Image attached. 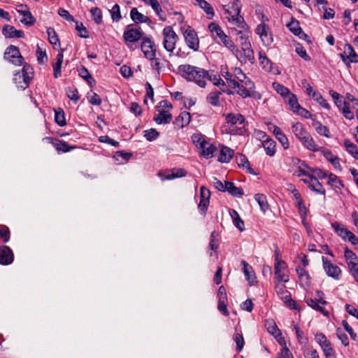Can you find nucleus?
Segmentation results:
<instances>
[{"instance_id":"obj_1","label":"nucleus","mask_w":358,"mask_h":358,"mask_svg":"<svg viewBox=\"0 0 358 358\" xmlns=\"http://www.w3.org/2000/svg\"><path fill=\"white\" fill-rule=\"evenodd\" d=\"M178 73L187 81H192L199 86L203 87L208 78V72L205 69L192 66L188 64H182L178 67Z\"/></svg>"},{"instance_id":"obj_2","label":"nucleus","mask_w":358,"mask_h":358,"mask_svg":"<svg viewBox=\"0 0 358 358\" xmlns=\"http://www.w3.org/2000/svg\"><path fill=\"white\" fill-rule=\"evenodd\" d=\"M227 7V6H225ZM241 12V1L236 0L231 5L227 6V8H224L225 17L239 28L245 29L246 24L243 17L240 15Z\"/></svg>"},{"instance_id":"obj_3","label":"nucleus","mask_w":358,"mask_h":358,"mask_svg":"<svg viewBox=\"0 0 358 358\" xmlns=\"http://www.w3.org/2000/svg\"><path fill=\"white\" fill-rule=\"evenodd\" d=\"M225 121L229 127V132L233 134H242L245 126V118L240 113H227L224 115Z\"/></svg>"},{"instance_id":"obj_4","label":"nucleus","mask_w":358,"mask_h":358,"mask_svg":"<svg viewBox=\"0 0 358 358\" xmlns=\"http://www.w3.org/2000/svg\"><path fill=\"white\" fill-rule=\"evenodd\" d=\"M313 173L317 175L320 179L327 182L329 184L334 182L335 178L333 174L328 176L327 173L322 172L319 169L313 170L303 163L297 168V170H296L294 173L296 176H303V178H306L307 176H311Z\"/></svg>"},{"instance_id":"obj_5","label":"nucleus","mask_w":358,"mask_h":358,"mask_svg":"<svg viewBox=\"0 0 358 358\" xmlns=\"http://www.w3.org/2000/svg\"><path fill=\"white\" fill-rule=\"evenodd\" d=\"M236 58L242 63L250 62L253 64L255 62L254 51L252 49L250 42H241V50H239L235 46L234 52Z\"/></svg>"},{"instance_id":"obj_6","label":"nucleus","mask_w":358,"mask_h":358,"mask_svg":"<svg viewBox=\"0 0 358 358\" xmlns=\"http://www.w3.org/2000/svg\"><path fill=\"white\" fill-rule=\"evenodd\" d=\"M163 46L169 52H172L176 48L178 36L170 26L165 27L162 31Z\"/></svg>"},{"instance_id":"obj_7","label":"nucleus","mask_w":358,"mask_h":358,"mask_svg":"<svg viewBox=\"0 0 358 358\" xmlns=\"http://www.w3.org/2000/svg\"><path fill=\"white\" fill-rule=\"evenodd\" d=\"M31 69L27 65H24L21 72H17L14 74L13 81L17 87L24 90L29 85V81L31 78L30 73Z\"/></svg>"},{"instance_id":"obj_8","label":"nucleus","mask_w":358,"mask_h":358,"mask_svg":"<svg viewBox=\"0 0 358 358\" xmlns=\"http://www.w3.org/2000/svg\"><path fill=\"white\" fill-rule=\"evenodd\" d=\"M143 32L141 29L134 28L132 24L126 27L123 38L126 45L131 48V45L143 38Z\"/></svg>"},{"instance_id":"obj_9","label":"nucleus","mask_w":358,"mask_h":358,"mask_svg":"<svg viewBox=\"0 0 358 358\" xmlns=\"http://www.w3.org/2000/svg\"><path fill=\"white\" fill-rule=\"evenodd\" d=\"M233 89L236 90V93L243 98L250 97L254 93L255 85L250 79L243 82L236 81V85Z\"/></svg>"},{"instance_id":"obj_10","label":"nucleus","mask_w":358,"mask_h":358,"mask_svg":"<svg viewBox=\"0 0 358 358\" xmlns=\"http://www.w3.org/2000/svg\"><path fill=\"white\" fill-rule=\"evenodd\" d=\"M274 273L275 279L278 282H287L289 281V276L286 273V263L278 259V254H276L275 264H274Z\"/></svg>"},{"instance_id":"obj_11","label":"nucleus","mask_w":358,"mask_h":358,"mask_svg":"<svg viewBox=\"0 0 358 358\" xmlns=\"http://www.w3.org/2000/svg\"><path fill=\"white\" fill-rule=\"evenodd\" d=\"M255 32L259 36L264 45L269 46L273 43V35L270 32L269 27L266 24H259L257 26Z\"/></svg>"},{"instance_id":"obj_12","label":"nucleus","mask_w":358,"mask_h":358,"mask_svg":"<svg viewBox=\"0 0 358 358\" xmlns=\"http://www.w3.org/2000/svg\"><path fill=\"white\" fill-rule=\"evenodd\" d=\"M4 57L15 65L20 66L22 64L23 57L21 56L18 48L14 45H10L6 48Z\"/></svg>"},{"instance_id":"obj_13","label":"nucleus","mask_w":358,"mask_h":358,"mask_svg":"<svg viewBox=\"0 0 358 358\" xmlns=\"http://www.w3.org/2000/svg\"><path fill=\"white\" fill-rule=\"evenodd\" d=\"M183 36L187 46L194 50H197L199 48V39L196 32L190 27H188L183 31Z\"/></svg>"},{"instance_id":"obj_14","label":"nucleus","mask_w":358,"mask_h":358,"mask_svg":"<svg viewBox=\"0 0 358 358\" xmlns=\"http://www.w3.org/2000/svg\"><path fill=\"white\" fill-rule=\"evenodd\" d=\"M337 235L345 241H349L352 245H358V238L343 225L337 224Z\"/></svg>"},{"instance_id":"obj_15","label":"nucleus","mask_w":358,"mask_h":358,"mask_svg":"<svg viewBox=\"0 0 358 358\" xmlns=\"http://www.w3.org/2000/svg\"><path fill=\"white\" fill-rule=\"evenodd\" d=\"M315 340L322 348L325 356L329 358L334 355V350L331 347L329 341L327 339L326 336L322 334H317L315 335Z\"/></svg>"},{"instance_id":"obj_16","label":"nucleus","mask_w":358,"mask_h":358,"mask_svg":"<svg viewBox=\"0 0 358 358\" xmlns=\"http://www.w3.org/2000/svg\"><path fill=\"white\" fill-rule=\"evenodd\" d=\"M210 196V191L205 187H201L200 189V201L198 205V208L201 214H205L207 210Z\"/></svg>"},{"instance_id":"obj_17","label":"nucleus","mask_w":358,"mask_h":358,"mask_svg":"<svg viewBox=\"0 0 358 358\" xmlns=\"http://www.w3.org/2000/svg\"><path fill=\"white\" fill-rule=\"evenodd\" d=\"M141 43V50L149 59H152L155 57L154 42L148 37H143Z\"/></svg>"},{"instance_id":"obj_18","label":"nucleus","mask_w":358,"mask_h":358,"mask_svg":"<svg viewBox=\"0 0 358 358\" xmlns=\"http://www.w3.org/2000/svg\"><path fill=\"white\" fill-rule=\"evenodd\" d=\"M317 177H318L317 175L313 173L311 176H307L306 178H303L301 180L307 184L312 190L318 193H323L324 189Z\"/></svg>"},{"instance_id":"obj_19","label":"nucleus","mask_w":358,"mask_h":358,"mask_svg":"<svg viewBox=\"0 0 358 358\" xmlns=\"http://www.w3.org/2000/svg\"><path fill=\"white\" fill-rule=\"evenodd\" d=\"M2 34L6 38H23L24 33L21 30H17L13 26L6 24L3 27Z\"/></svg>"},{"instance_id":"obj_20","label":"nucleus","mask_w":358,"mask_h":358,"mask_svg":"<svg viewBox=\"0 0 358 358\" xmlns=\"http://www.w3.org/2000/svg\"><path fill=\"white\" fill-rule=\"evenodd\" d=\"M13 261L12 250L7 246L0 248V264L8 265Z\"/></svg>"},{"instance_id":"obj_21","label":"nucleus","mask_w":358,"mask_h":358,"mask_svg":"<svg viewBox=\"0 0 358 358\" xmlns=\"http://www.w3.org/2000/svg\"><path fill=\"white\" fill-rule=\"evenodd\" d=\"M299 141L310 151L317 152L320 150V147L316 144L313 138L308 132Z\"/></svg>"},{"instance_id":"obj_22","label":"nucleus","mask_w":358,"mask_h":358,"mask_svg":"<svg viewBox=\"0 0 358 358\" xmlns=\"http://www.w3.org/2000/svg\"><path fill=\"white\" fill-rule=\"evenodd\" d=\"M187 171L181 168L173 169L169 171L166 174L159 173V176L162 180H173L177 178L185 176Z\"/></svg>"},{"instance_id":"obj_23","label":"nucleus","mask_w":358,"mask_h":358,"mask_svg":"<svg viewBox=\"0 0 358 358\" xmlns=\"http://www.w3.org/2000/svg\"><path fill=\"white\" fill-rule=\"evenodd\" d=\"M241 264L243 265V270L246 280L249 282L250 285H255L257 281L252 267L245 261H242Z\"/></svg>"},{"instance_id":"obj_24","label":"nucleus","mask_w":358,"mask_h":358,"mask_svg":"<svg viewBox=\"0 0 358 358\" xmlns=\"http://www.w3.org/2000/svg\"><path fill=\"white\" fill-rule=\"evenodd\" d=\"M157 113L154 116V120L158 124L169 123L172 119V115L167 110H157Z\"/></svg>"},{"instance_id":"obj_25","label":"nucleus","mask_w":358,"mask_h":358,"mask_svg":"<svg viewBox=\"0 0 358 358\" xmlns=\"http://www.w3.org/2000/svg\"><path fill=\"white\" fill-rule=\"evenodd\" d=\"M344 257L348 269L358 265V257L357 255L347 248L345 249Z\"/></svg>"},{"instance_id":"obj_26","label":"nucleus","mask_w":358,"mask_h":358,"mask_svg":"<svg viewBox=\"0 0 358 358\" xmlns=\"http://www.w3.org/2000/svg\"><path fill=\"white\" fill-rule=\"evenodd\" d=\"M234 152L227 146H222L218 156V161L222 163H228L233 157Z\"/></svg>"},{"instance_id":"obj_27","label":"nucleus","mask_w":358,"mask_h":358,"mask_svg":"<svg viewBox=\"0 0 358 358\" xmlns=\"http://www.w3.org/2000/svg\"><path fill=\"white\" fill-rule=\"evenodd\" d=\"M130 17L135 23H150L151 22L148 16L138 12L136 8H131Z\"/></svg>"},{"instance_id":"obj_28","label":"nucleus","mask_w":358,"mask_h":358,"mask_svg":"<svg viewBox=\"0 0 358 358\" xmlns=\"http://www.w3.org/2000/svg\"><path fill=\"white\" fill-rule=\"evenodd\" d=\"M340 55L344 61L345 58L347 57L351 62H358V55H357L352 45L349 44L345 45L344 52Z\"/></svg>"},{"instance_id":"obj_29","label":"nucleus","mask_w":358,"mask_h":358,"mask_svg":"<svg viewBox=\"0 0 358 358\" xmlns=\"http://www.w3.org/2000/svg\"><path fill=\"white\" fill-rule=\"evenodd\" d=\"M323 263V268L326 273L332 278H336V266L333 264L332 261L327 257H322Z\"/></svg>"},{"instance_id":"obj_30","label":"nucleus","mask_w":358,"mask_h":358,"mask_svg":"<svg viewBox=\"0 0 358 358\" xmlns=\"http://www.w3.org/2000/svg\"><path fill=\"white\" fill-rule=\"evenodd\" d=\"M339 94H337V103H341V100L340 99ZM337 106L339 107L344 115V117L348 120H352L354 118V113L352 112L350 109V103H347L345 101H343V105H338Z\"/></svg>"},{"instance_id":"obj_31","label":"nucleus","mask_w":358,"mask_h":358,"mask_svg":"<svg viewBox=\"0 0 358 358\" xmlns=\"http://www.w3.org/2000/svg\"><path fill=\"white\" fill-rule=\"evenodd\" d=\"M145 4L150 6L155 10L157 16L160 20L164 21L166 17L163 16L162 9L161 6L157 0H142Z\"/></svg>"},{"instance_id":"obj_32","label":"nucleus","mask_w":358,"mask_h":358,"mask_svg":"<svg viewBox=\"0 0 358 358\" xmlns=\"http://www.w3.org/2000/svg\"><path fill=\"white\" fill-rule=\"evenodd\" d=\"M265 327L267 331L269 334H272L275 338L281 336V333L273 320H266L265 321Z\"/></svg>"},{"instance_id":"obj_33","label":"nucleus","mask_w":358,"mask_h":358,"mask_svg":"<svg viewBox=\"0 0 358 358\" xmlns=\"http://www.w3.org/2000/svg\"><path fill=\"white\" fill-rule=\"evenodd\" d=\"M262 145L266 154L271 157L275 153V142L271 138L262 140Z\"/></svg>"},{"instance_id":"obj_34","label":"nucleus","mask_w":358,"mask_h":358,"mask_svg":"<svg viewBox=\"0 0 358 358\" xmlns=\"http://www.w3.org/2000/svg\"><path fill=\"white\" fill-rule=\"evenodd\" d=\"M201 154L206 158H211L213 157L214 152L217 150V148L209 142L204 143L203 148H201Z\"/></svg>"},{"instance_id":"obj_35","label":"nucleus","mask_w":358,"mask_h":358,"mask_svg":"<svg viewBox=\"0 0 358 358\" xmlns=\"http://www.w3.org/2000/svg\"><path fill=\"white\" fill-rule=\"evenodd\" d=\"M292 131L299 141L301 140L308 133V131L303 127V124L299 122H296L292 124Z\"/></svg>"},{"instance_id":"obj_36","label":"nucleus","mask_w":358,"mask_h":358,"mask_svg":"<svg viewBox=\"0 0 358 358\" xmlns=\"http://www.w3.org/2000/svg\"><path fill=\"white\" fill-rule=\"evenodd\" d=\"M229 215L233 220L234 224L241 231L244 230V222L240 217L238 213L234 209L229 210Z\"/></svg>"},{"instance_id":"obj_37","label":"nucleus","mask_w":358,"mask_h":358,"mask_svg":"<svg viewBox=\"0 0 358 358\" xmlns=\"http://www.w3.org/2000/svg\"><path fill=\"white\" fill-rule=\"evenodd\" d=\"M287 27L290 31H292L294 35L299 36L300 38L306 36V34L302 31L299 22L296 20H292L289 23L287 24Z\"/></svg>"},{"instance_id":"obj_38","label":"nucleus","mask_w":358,"mask_h":358,"mask_svg":"<svg viewBox=\"0 0 358 358\" xmlns=\"http://www.w3.org/2000/svg\"><path fill=\"white\" fill-rule=\"evenodd\" d=\"M63 53L62 51L57 54V62L53 64V71H54V77L57 78L61 75V66L63 62Z\"/></svg>"},{"instance_id":"obj_39","label":"nucleus","mask_w":358,"mask_h":358,"mask_svg":"<svg viewBox=\"0 0 358 358\" xmlns=\"http://www.w3.org/2000/svg\"><path fill=\"white\" fill-rule=\"evenodd\" d=\"M275 289L277 294L283 301L289 300L291 297L290 293L286 289L285 285H279L278 283H276Z\"/></svg>"},{"instance_id":"obj_40","label":"nucleus","mask_w":358,"mask_h":358,"mask_svg":"<svg viewBox=\"0 0 358 358\" xmlns=\"http://www.w3.org/2000/svg\"><path fill=\"white\" fill-rule=\"evenodd\" d=\"M208 29L211 33L212 36L215 39H220L224 34L220 27L214 22H212L209 24Z\"/></svg>"},{"instance_id":"obj_41","label":"nucleus","mask_w":358,"mask_h":358,"mask_svg":"<svg viewBox=\"0 0 358 358\" xmlns=\"http://www.w3.org/2000/svg\"><path fill=\"white\" fill-rule=\"evenodd\" d=\"M259 59L263 69L267 71H270L271 70V62L267 58L266 54L264 52L260 51L259 52Z\"/></svg>"},{"instance_id":"obj_42","label":"nucleus","mask_w":358,"mask_h":358,"mask_svg":"<svg viewBox=\"0 0 358 358\" xmlns=\"http://www.w3.org/2000/svg\"><path fill=\"white\" fill-rule=\"evenodd\" d=\"M52 144L58 152H66L74 148V147H69L66 142L60 140H55Z\"/></svg>"},{"instance_id":"obj_43","label":"nucleus","mask_w":358,"mask_h":358,"mask_svg":"<svg viewBox=\"0 0 358 358\" xmlns=\"http://www.w3.org/2000/svg\"><path fill=\"white\" fill-rule=\"evenodd\" d=\"M226 191L234 196H241L243 194V189L240 187H236L231 182H227Z\"/></svg>"},{"instance_id":"obj_44","label":"nucleus","mask_w":358,"mask_h":358,"mask_svg":"<svg viewBox=\"0 0 358 358\" xmlns=\"http://www.w3.org/2000/svg\"><path fill=\"white\" fill-rule=\"evenodd\" d=\"M192 143L200 150L203 148L204 143L207 141L206 137L201 134H194L192 137Z\"/></svg>"},{"instance_id":"obj_45","label":"nucleus","mask_w":358,"mask_h":358,"mask_svg":"<svg viewBox=\"0 0 358 358\" xmlns=\"http://www.w3.org/2000/svg\"><path fill=\"white\" fill-rule=\"evenodd\" d=\"M255 199L258 203L261 210L263 212H266V210L268 208L266 197L262 194H257L255 196Z\"/></svg>"},{"instance_id":"obj_46","label":"nucleus","mask_w":358,"mask_h":358,"mask_svg":"<svg viewBox=\"0 0 358 358\" xmlns=\"http://www.w3.org/2000/svg\"><path fill=\"white\" fill-rule=\"evenodd\" d=\"M292 326L294 327V329L295 331V333L297 336V339L300 344L301 345H306L308 342L307 337L304 335L303 332L301 331L298 324H295L294 322H292Z\"/></svg>"},{"instance_id":"obj_47","label":"nucleus","mask_w":358,"mask_h":358,"mask_svg":"<svg viewBox=\"0 0 358 358\" xmlns=\"http://www.w3.org/2000/svg\"><path fill=\"white\" fill-rule=\"evenodd\" d=\"M222 92L220 91H213L211 92L209 95L207 96V101L209 103L213 106H218L220 96L221 95Z\"/></svg>"},{"instance_id":"obj_48","label":"nucleus","mask_w":358,"mask_h":358,"mask_svg":"<svg viewBox=\"0 0 358 358\" xmlns=\"http://www.w3.org/2000/svg\"><path fill=\"white\" fill-rule=\"evenodd\" d=\"M55 120L56 123L60 127L66 125V122L64 111L59 108L58 110H55Z\"/></svg>"},{"instance_id":"obj_49","label":"nucleus","mask_w":358,"mask_h":358,"mask_svg":"<svg viewBox=\"0 0 358 358\" xmlns=\"http://www.w3.org/2000/svg\"><path fill=\"white\" fill-rule=\"evenodd\" d=\"M237 163L239 166L247 169L250 173H252V169L250 167V162L245 156L241 155L236 157Z\"/></svg>"},{"instance_id":"obj_50","label":"nucleus","mask_w":358,"mask_h":358,"mask_svg":"<svg viewBox=\"0 0 358 358\" xmlns=\"http://www.w3.org/2000/svg\"><path fill=\"white\" fill-rule=\"evenodd\" d=\"M196 1L199 6L210 16L209 18L213 17L214 15V11L210 5L205 0H196Z\"/></svg>"},{"instance_id":"obj_51","label":"nucleus","mask_w":358,"mask_h":358,"mask_svg":"<svg viewBox=\"0 0 358 358\" xmlns=\"http://www.w3.org/2000/svg\"><path fill=\"white\" fill-rule=\"evenodd\" d=\"M313 127L320 135H322L326 137L329 136V131L328 128L326 126L322 124L320 122L313 123Z\"/></svg>"},{"instance_id":"obj_52","label":"nucleus","mask_w":358,"mask_h":358,"mask_svg":"<svg viewBox=\"0 0 358 358\" xmlns=\"http://www.w3.org/2000/svg\"><path fill=\"white\" fill-rule=\"evenodd\" d=\"M312 98L324 108L329 109L330 108L329 104L318 92H313Z\"/></svg>"},{"instance_id":"obj_53","label":"nucleus","mask_w":358,"mask_h":358,"mask_svg":"<svg viewBox=\"0 0 358 358\" xmlns=\"http://www.w3.org/2000/svg\"><path fill=\"white\" fill-rule=\"evenodd\" d=\"M276 358H294L292 353L283 341V348L278 352Z\"/></svg>"},{"instance_id":"obj_54","label":"nucleus","mask_w":358,"mask_h":358,"mask_svg":"<svg viewBox=\"0 0 358 358\" xmlns=\"http://www.w3.org/2000/svg\"><path fill=\"white\" fill-rule=\"evenodd\" d=\"M230 51L234 52L235 45L231 38L224 34L219 39Z\"/></svg>"},{"instance_id":"obj_55","label":"nucleus","mask_w":358,"mask_h":358,"mask_svg":"<svg viewBox=\"0 0 358 358\" xmlns=\"http://www.w3.org/2000/svg\"><path fill=\"white\" fill-rule=\"evenodd\" d=\"M159 135V132L155 129L143 131V136L149 141L155 140Z\"/></svg>"},{"instance_id":"obj_56","label":"nucleus","mask_w":358,"mask_h":358,"mask_svg":"<svg viewBox=\"0 0 358 358\" xmlns=\"http://www.w3.org/2000/svg\"><path fill=\"white\" fill-rule=\"evenodd\" d=\"M111 18L115 22H118L122 18L120 8L118 4L114 5L110 10Z\"/></svg>"},{"instance_id":"obj_57","label":"nucleus","mask_w":358,"mask_h":358,"mask_svg":"<svg viewBox=\"0 0 358 358\" xmlns=\"http://www.w3.org/2000/svg\"><path fill=\"white\" fill-rule=\"evenodd\" d=\"M47 34L48 36L49 42L52 45H57L59 43V38L53 28L49 27L47 29Z\"/></svg>"},{"instance_id":"obj_58","label":"nucleus","mask_w":358,"mask_h":358,"mask_svg":"<svg viewBox=\"0 0 358 358\" xmlns=\"http://www.w3.org/2000/svg\"><path fill=\"white\" fill-rule=\"evenodd\" d=\"M208 79L212 80L215 85L220 87L222 92H225V90L222 88L225 87V83L220 76L214 75L213 76H210L208 75Z\"/></svg>"},{"instance_id":"obj_59","label":"nucleus","mask_w":358,"mask_h":358,"mask_svg":"<svg viewBox=\"0 0 358 358\" xmlns=\"http://www.w3.org/2000/svg\"><path fill=\"white\" fill-rule=\"evenodd\" d=\"M233 339L236 344L237 351H241L245 343L243 335L238 333L235 334L233 336Z\"/></svg>"},{"instance_id":"obj_60","label":"nucleus","mask_w":358,"mask_h":358,"mask_svg":"<svg viewBox=\"0 0 358 358\" xmlns=\"http://www.w3.org/2000/svg\"><path fill=\"white\" fill-rule=\"evenodd\" d=\"M296 271L301 282L305 283H308L309 282L310 276L304 268L299 266L296 268Z\"/></svg>"},{"instance_id":"obj_61","label":"nucleus","mask_w":358,"mask_h":358,"mask_svg":"<svg viewBox=\"0 0 358 358\" xmlns=\"http://www.w3.org/2000/svg\"><path fill=\"white\" fill-rule=\"evenodd\" d=\"M90 103L92 105L99 106L101 103V99L100 96L94 92H90L87 95Z\"/></svg>"},{"instance_id":"obj_62","label":"nucleus","mask_w":358,"mask_h":358,"mask_svg":"<svg viewBox=\"0 0 358 358\" xmlns=\"http://www.w3.org/2000/svg\"><path fill=\"white\" fill-rule=\"evenodd\" d=\"M306 302L310 307L313 308V309L323 313L324 315L327 314L317 300L308 298L306 299Z\"/></svg>"},{"instance_id":"obj_63","label":"nucleus","mask_w":358,"mask_h":358,"mask_svg":"<svg viewBox=\"0 0 358 358\" xmlns=\"http://www.w3.org/2000/svg\"><path fill=\"white\" fill-rule=\"evenodd\" d=\"M319 151H320L322 153V155L327 159V160L330 162L332 164H335L336 158L334 157V155L332 153V152L324 148H320Z\"/></svg>"},{"instance_id":"obj_64","label":"nucleus","mask_w":358,"mask_h":358,"mask_svg":"<svg viewBox=\"0 0 358 358\" xmlns=\"http://www.w3.org/2000/svg\"><path fill=\"white\" fill-rule=\"evenodd\" d=\"M91 14L93 20L96 24H101L102 22L101 11L98 8H93L91 9Z\"/></svg>"}]
</instances>
